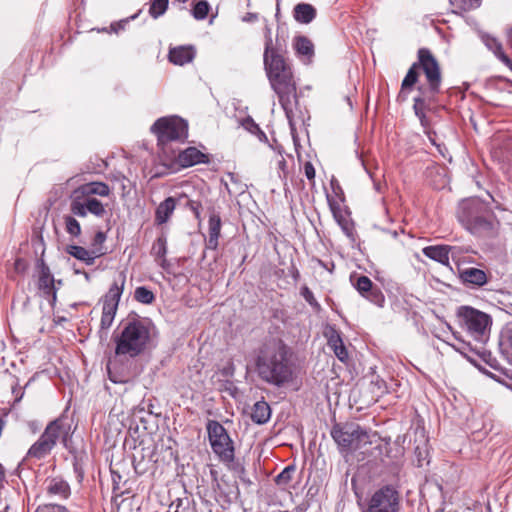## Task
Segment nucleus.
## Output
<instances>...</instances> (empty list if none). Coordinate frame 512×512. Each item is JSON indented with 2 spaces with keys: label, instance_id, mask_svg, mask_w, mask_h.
Instances as JSON below:
<instances>
[{
  "label": "nucleus",
  "instance_id": "33",
  "mask_svg": "<svg viewBox=\"0 0 512 512\" xmlns=\"http://www.w3.org/2000/svg\"><path fill=\"white\" fill-rule=\"evenodd\" d=\"M152 254L156 259H163V262H166L167 238L165 236H160L156 239L152 246Z\"/></svg>",
  "mask_w": 512,
  "mask_h": 512
},
{
  "label": "nucleus",
  "instance_id": "41",
  "mask_svg": "<svg viewBox=\"0 0 512 512\" xmlns=\"http://www.w3.org/2000/svg\"><path fill=\"white\" fill-rule=\"evenodd\" d=\"M294 470V466H287L280 474L277 475L276 483L278 485L289 483L292 479Z\"/></svg>",
  "mask_w": 512,
  "mask_h": 512
},
{
  "label": "nucleus",
  "instance_id": "59",
  "mask_svg": "<svg viewBox=\"0 0 512 512\" xmlns=\"http://www.w3.org/2000/svg\"><path fill=\"white\" fill-rule=\"evenodd\" d=\"M512 71V69H510Z\"/></svg>",
  "mask_w": 512,
  "mask_h": 512
},
{
  "label": "nucleus",
  "instance_id": "55",
  "mask_svg": "<svg viewBox=\"0 0 512 512\" xmlns=\"http://www.w3.org/2000/svg\"><path fill=\"white\" fill-rule=\"evenodd\" d=\"M20 264H21V260H20V259H17V260L15 261V267H16V269H18V268H19Z\"/></svg>",
  "mask_w": 512,
  "mask_h": 512
},
{
  "label": "nucleus",
  "instance_id": "4",
  "mask_svg": "<svg viewBox=\"0 0 512 512\" xmlns=\"http://www.w3.org/2000/svg\"><path fill=\"white\" fill-rule=\"evenodd\" d=\"M153 325L146 318L128 319L115 337V354L135 358L142 354L151 341Z\"/></svg>",
  "mask_w": 512,
  "mask_h": 512
},
{
  "label": "nucleus",
  "instance_id": "58",
  "mask_svg": "<svg viewBox=\"0 0 512 512\" xmlns=\"http://www.w3.org/2000/svg\"><path fill=\"white\" fill-rule=\"evenodd\" d=\"M7 508H8V506H5V508H4L2 511H0V512H7V511H6V510H7Z\"/></svg>",
  "mask_w": 512,
  "mask_h": 512
},
{
  "label": "nucleus",
  "instance_id": "21",
  "mask_svg": "<svg viewBox=\"0 0 512 512\" xmlns=\"http://www.w3.org/2000/svg\"><path fill=\"white\" fill-rule=\"evenodd\" d=\"M66 251L69 255L84 262L86 265H92L97 257H100L105 253L101 249L89 251L78 245H69L67 246Z\"/></svg>",
  "mask_w": 512,
  "mask_h": 512
},
{
  "label": "nucleus",
  "instance_id": "34",
  "mask_svg": "<svg viewBox=\"0 0 512 512\" xmlns=\"http://www.w3.org/2000/svg\"><path fill=\"white\" fill-rule=\"evenodd\" d=\"M134 299L142 304H151L155 300V295L150 289L140 286L135 289Z\"/></svg>",
  "mask_w": 512,
  "mask_h": 512
},
{
  "label": "nucleus",
  "instance_id": "14",
  "mask_svg": "<svg viewBox=\"0 0 512 512\" xmlns=\"http://www.w3.org/2000/svg\"><path fill=\"white\" fill-rule=\"evenodd\" d=\"M355 289L360 293L361 296L366 298L368 301L374 303L377 306H382L385 297L383 293L375 287L371 279L367 276H359L354 283Z\"/></svg>",
  "mask_w": 512,
  "mask_h": 512
},
{
  "label": "nucleus",
  "instance_id": "6",
  "mask_svg": "<svg viewBox=\"0 0 512 512\" xmlns=\"http://www.w3.org/2000/svg\"><path fill=\"white\" fill-rule=\"evenodd\" d=\"M71 426L64 417H59L45 427L38 440L27 451V459L41 460L48 456L56 446L58 440L66 446Z\"/></svg>",
  "mask_w": 512,
  "mask_h": 512
},
{
  "label": "nucleus",
  "instance_id": "16",
  "mask_svg": "<svg viewBox=\"0 0 512 512\" xmlns=\"http://www.w3.org/2000/svg\"><path fill=\"white\" fill-rule=\"evenodd\" d=\"M324 336L327 338V344L334 352L335 356L341 362H345L348 359V352L340 332L335 327L328 326L324 331Z\"/></svg>",
  "mask_w": 512,
  "mask_h": 512
},
{
  "label": "nucleus",
  "instance_id": "49",
  "mask_svg": "<svg viewBox=\"0 0 512 512\" xmlns=\"http://www.w3.org/2000/svg\"><path fill=\"white\" fill-rule=\"evenodd\" d=\"M508 44L510 46V48L512 49V28L508 31Z\"/></svg>",
  "mask_w": 512,
  "mask_h": 512
},
{
  "label": "nucleus",
  "instance_id": "7",
  "mask_svg": "<svg viewBox=\"0 0 512 512\" xmlns=\"http://www.w3.org/2000/svg\"><path fill=\"white\" fill-rule=\"evenodd\" d=\"M421 67L428 85H429V93L435 95L440 90L441 84V73L440 67L432 55L430 50L426 48H421L418 51V63H413L409 68L406 76L404 77L401 84V91L404 92L406 89L411 88L418 80L417 68Z\"/></svg>",
  "mask_w": 512,
  "mask_h": 512
},
{
  "label": "nucleus",
  "instance_id": "28",
  "mask_svg": "<svg viewBox=\"0 0 512 512\" xmlns=\"http://www.w3.org/2000/svg\"><path fill=\"white\" fill-rule=\"evenodd\" d=\"M176 208V200L173 197H167L162 201L156 208L155 211V222L158 225L165 224Z\"/></svg>",
  "mask_w": 512,
  "mask_h": 512
},
{
  "label": "nucleus",
  "instance_id": "52",
  "mask_svg": "<svg viewBox=\"0 0 512 512\" xmlns=\"http://www.w3.org/2000/svg\"><path fill=\"white\" fill-rule=\"evenodd\" d=\"M108 372H109V379H110L112 382H114V383H118V382H120L119 380H117L116 378H114V377L111 375V372H110V370H109V369H108Z\"/></svg>",
  "mask_w": 512,
  "mask_h": 512
},
{
  "label": "nucleus",
  "instance_id": "10",
  "mask_svg": "<svg viewBox=\"0 0 512 512\" xmlns=\"http://www.w3.org/2000/svg\"><path fill=\"white\" fill-rule=\"evenodd\" d=\"M206 430L213 453L220 461L232 463L235 458L234 443L224 426L216 420H209Z\"/></svg>",
  "mask_w": 512,
  "mask_h": 512
},
{
  "label": "nucleus",
  "instance_id": "9",
  "mask_svg": "<svg viewBox=\"0 0 512 512\" xmlns=\"http://www.w3.org/2000/svg\"><path fill=\"white\" fill-rule=\"evenodd\" d=\"M487 215L486 205L478 199L463 201L458 210L459 221L472 234H478L492 228V223Z\"/></svg>",
  "mask_w": 512,
  "mask_h": 512
},
{
  "label": "nucleus",
  "instance_id": "11",
  "mask_svg": "<svg viewBox=\"0 0 512 512\" xmlns=\"http://www.w3.org/2000/svg\"><path fill=\"white\" fill-rule=\"evenodd\" d=\"M151 132L158 143L165 145L171 141L185 140L188 137V124L179 116L161 117L151 126Z\"/></svg>",
  "mask_w": 512,
  "mask_h": 512
},
{
  "label": "nucleus",
  "instance_id": "46",
  "mask_svg": "<svg viewBox=\"0 0 512 512\" xmlns=\"http://www.w3.org/2000/svg\"><path fill=\"white\" fill-rule=\"evenodd\" d=\"M291 276H292V278H293L295 281H298V280H299V278H300V273H299V271H298V269H297V268L292 267V270H291Z\"/></svg>",
  "mask_w": 512,
  "mask_h": 512
},
{
  "label": "nucleus",
  "instance_id": "12",
  "mask_svg": "<svg viewBox=\"0 0 512 512\" xmlns=\"http://www.w3.org/2000/svg\"><path fill=\"white\" fill-rule=\"evenodd\" d=\"M125 276H122L120 283L114 282L103 299L102 316L100 327L102 330H108L115 318L118 304L123 293Z\"/></svg>",
  "mask_w": 512,
  "mask_h": 512
},
{
  "label": "nucleus",
  "instance_id": "57",
  "mask_svg": "<svg viewBox=\"0 0 512 512\" xmlns=\"http://www.w3.org/2000/svg\"><path fill=\"white\" fill-rule=\"evenodd\" d=\"M175 1H176V2H179V3L184 4V3H186L188 0H175Z\"/></svg>",
  "mask_w": 512,
  "mask_h": 512
},
{
  "label": "nucleus",
  "instance_id": "3",
  "mask_svg": "<svg viewBox=\"0 0 512 512\" xmlns=\"http://www.w3.org/2000/svg\"><path fill=\"white\" fill-rule=\"evenodd\" d=\"M264 68L271 88L277 94L279 103L289 121L291 130H294L293 108L297 104L296 84L290 66L283 56L272 47V39L268 37L265 42Z\"/></svg>",
  "mask_w": 512,
  "mask_h": 512
},
{
  "label": "nucleus",
  "instance_id": "20",
  "mask_svg": "<svg viewBox=\"0 0 512 512\" xmlns=\"http://www.w3.org/2000/svg\"><path fill=\"white\" fill-rule=\"evenodd\" d=\"M455 247L449 245H431L422 249V253L429 259L442 265H449V255Z\"/></svg>",
  "mask_w": 512,
  "mask_h": 512
},
{
  "label": "nucleus",
  "instance_id": "39",
  "mask_svg": "<svg viewBox=\"0 0 512 512\" xmlns=\"http://www.w3.org/2000/svg\"><path fill=\"white\" fill-rule=\"evenodd\" d=\"M242 125L250 133L257 135L260 140L267 139L265 133L260 129L258 124H256L251 117H247L246 119H244Z\"/></svg>",
  "mask_w": 512,
  "mask_h": 512
},
{
  "label": "nucleus",
  "instance_id": "15",
  "mask_svg": "<svg viewBox=\"0 0 512 512\" xmlns=\"http://www.w3.org/2000/svg\"><path fill=\"white\" fill-rule=\"evenodd\" d=\"M39 278L38 288L42 292L43 296L54 302L56 300V287L53 275L50 272L49 267L41 261L39 264Z\"/></svg>",
  "mask_w": 512,
  "mask_h": 512
},
{
  "label": "nucleus",
  "instance_id": "1",
  "mask_svg": "<svg viewBox=\"0 0 512 512\" xmlns=\"http://www.w3.org/2000/svg\"><path fill=\"white\" fill-rule=\"evenodd\" d=\"M255 353V370L262 381L281 387L292 380V351L282 339H265Z\"/></svg>",
  "mask_w": 512,
  "mask_h": 512
},
{
  "label": "nucleus",
  "instance_id": "45",
  "mask_svg": "<svg viewBox=\"0 0 512 512\" xmlns=\"http://www.w3.org/2000/svg\"><path fill=\"white\" fill-rule=\"evenodd\" d=\"M128 20H124L122 22H119V23H116V24H112L110 26L111 30L114 31V32H118L120 29H123L124 28V25L127 23Z\"/></svg>",
  "mask_w": 512,
  "mask_h": 512
},
{
  "label": "nucleus",
  "instance_id": "22",
  "mask_svg": "<svg viewBox=\"0 0 512 512\" xmlns=\"http://www.w3.org/2000/svg\"><path fill=\"white\" fill-rule=\"evenodd\" d=\"M46 491L50 496L67 499L71 490L67 481L61 477H53L47 480Z\"/></svg>",
  "mask_w": 512,
  "mask_h": 512
},
{
  "label": "nucleus",
  "instance_id": "47",
  "mask_svg": "<svg viewBox=\"0 0 512 512\" xmlns=\"http://www.w3.org/2000/svg\"><path fill=\"white\" fill-rule=\"evenodd\" d=\"M429 138H430V141L432 142V144H434L437 147L439 153H441L444 156V150H446V148L440 144H436L435 141L431 137H429Z\"/></svg>",
  "mask_w": 512,
  "mask_h": 512
},
{
  "label": "nucleus",
  "instance_id": "31",
  "mask_svg": "<svg viewBox=\"0 0 512 512\" xmlns=\"http://www.w3.org/2000/svg\"><path fill=\"white\" fill-rule=\"evenodd\" d=\"M482 0H449L450 5L455 9L453 12L469 11L481 5Z\"/></svg>",
  "mask_w": 512,
  "mask_h": 512
},
{
  "label": "nucleus",
  "instance_id": "51",
  "mask_svg": "<svg viewBox=\"0 0 512 512\" xmlns=\"http://www.w3.org/2000/svg\"><path fill=\"white\" fill-rule=\"evenodd\" d=\"M159 261V265L162 267V268H166L167 265H168V262H163V259H157Z\"/></svg>",
  "mask_w": 512,
  "mask_h": 512
},
{
  "label": "nucleus",
  "instance_id": "30",
  "mask_svg": "<svg viewBox=\"0 0 512 512\" xmlns=\"http://www.w3.org/2000/svg\"><path fill=\"white\" fill-rule=\"evenodd\" d=\"M271 415L270 407L265 401H258L254 404L251 418L257 424H265Z\"/></svg>",
  "mask_w": 512,
  "mask_h": 512
},
{
  "label": "nucleus",
  "instance_id": "36",
  "mask_svg": "<svg viewBox=\"0 0 512 512\" xmlns=\"http://www.w3.org/2000/svg\"><path fill=\"white\" fill-rule=\"evenodd\" d=\"M65 227L68 234L73 237H78L81 234L80 223L72 216H65Z\"/></svg>",
  "mask_w": 512,
  "mask_h": 512
},
{
  "label": "nucleus",
  "instance_id": "35",
  "mask_svg": "<svg viewBox=\"0 0 512 512\" xmlns=\"http://www.w3.org/2000/svg\"><path fill=\"white\" fill-rule=\"evenodd\" d=\"M210 5L206 0H202L197 2L193 9H192V15L196 20H204L209 12Z\"/></svg>",
  "mask_w": 512,
  "mask_h": 512
},
{
  "label": "nucleus",
  "instance_id": "19",
  "mask_svg": "<svg viewBox=\"0 0 512 512\" xmlns=\"http://www.w3.org/2000/svg\"><path fill=\"white\" fill-rule=\"evenodd\" d=\"M327 201L336 222L339 224L346 235H350L352 232V227L346 210L343 209L340 202L331 198L329 195H327Z\"/></svg>",
  "mask_w": 512,
  "mask_h": 512
},
{
  "label": "nucleus",
  "instance_id": "27",
  "mask_svg": "<svg viewBox=\"0 0 512 512\" xmlns=\"http://www.w3.org/2000/svg\"><path fill=\"white\" fill-rule=\"evenodd\" d=\"M293 47L304 63H310L314 56V45L310 39L305 36H297L294 39Z\"/></svg>",
  "mask_w": 512,
  "mask_h": 512
},
{
  "label": "nucleus",
  "instance_id": "48",
  "mask_svg": "<svg viewBox=\"0 0 512 512\" xmlns=\"http://www.w3.org/2000/svg\"><path fill=\"white\" fill-rule=\"evenodd\" d=\"M278 166H279V169H281L283 172H285V169H286V161L282 158V159L278 162Z\"/></svg>",
  "mask_w": 512,
  "mask_h": 512
},
{
  "label": "nucleus",
  "instance_id": "18",
  "mask_svg": "<svg viewBox=\"0 0 512 512\" xmlns=\"http://www.w3.org/2000/svg\"><path fill=\"white\" fill-rule=\"evenodd\" d=\"M222 221L218 213L212 212L208 220V238L206 240V248L216 250L219 245L221 235Z\"/></svg>",
  "mask_w": 512,
  "mask_h": 512
},
{
  "label": "nucleus",
  "instance_id": "50",
  "mask_svg": "<svg viewBox=\"0 0 512 512\" xmlns=\"http://www.w3.org/2000/svg\"><path fill=\"white\" fill-rule=\"evenodd\" d=\"M252 19H256V15L254 14H248L247 17H245L243 20L244 21H250Z\"/></svg>",
  "mask_w": 512,
  "mask_h": 512
},
{
  "label": "nucleus",
  "instance_id": "8",
  "mask_svg": "<svg viewBox=\"0 0 512 512\" xmlns=\"http://www.w3.org/2000/svg\"><path fill=\"white\" fill-rule=\"evenodd\" d=\"M402 496L397 486L384 484L358 501L360 512H400Z\"/></svg>",
  "mask_w": 512,
  "mask_h": 512
},
{
  "label": "nucleus",
  "instance_id": "32",
  "mask_svg": "<svg viewBox=\"0 0 512 512\" xmlns=\"http://www.w3.org/2000/svg\"><path fill=\"white\" fill-rule=\"evenodd\" d=\"M166 512H196L188 498H177L168 507Z\"/></svg>",
  "mask_w": 512,
  "mask_h": 512
},
{
  "label": "nucleus",
  "instance_id": "38",
  "mask_svg": "<svg viewBox=\"0 0 512 512\" xmlns=\"http://www.w3.org/2000/svg\"><path fill=\"white\" fill-rule=\"evenodd\" d=\"M413 109L415 112V115L420 119L422 125L426 122V116H425V109H426V102L424 97H416L414 98V105Z\"/></svg>",
  "mask_w": 512,
  "mask_h": 512
},
{
  "label": "nucleus",
  "instance_id": "26",
  "mask_svg": "<svg viewBox=\"0 0 512 512\" xmlns=\"http://www.w3.org/2000/svg\"><path fill=\"white\" fill-rule=\"evenodd\" d=\"M195 57V51L191 46H179L170 49L168 58L175 65L183 66L190 63Z\"/></svg>",
  "mask_w": 512,
  "mask_h": 512
},
{
  "label": "nucleus",
  "instance_id": "53",
  "mask_svg": "<svg viewBox=\"0 0 512 512\" xmlns=\"http://www.w3.org/2000/svg\"><path fill=\"white\" fill-rule=\"evenodd\" d=\"M112 477H113L114 483H116V481H118V479H120V475H116L115 473H112Z\"/></svg>",
  "mask_w": 512,
  "mask_h": 512
},
{
  "label": "nucleus",
  "instance_id": "25",
  "mask_svg": "<svg viewBox=\"0 0 512 512\" xmlns=\"http://www.w3.org/2000/svg\"><path fill=\"white\" fill-rule=\"evenodd\" d=\"M73 194L88 197L93 195L107 197L110 194V188L104 182H90L78 187Z\"/></svg>",
  "mask_w": 512,
  "mask_h": 512
},
{
  "label": "nucleus",
  "instance_id": "2",
  "mask_svg": "<svg viewBox=\"0 0 512 512\" xmlns=\"http://www.w3.org/2000/svg\"><path fill=\"white\" fill-rule=\"evenodd\" d=\"M457 316L461 326L477 343L483 345L488 340L492 324L489 314L470 306H461L458 309ZM453 335L459 343L457 345L451 344V346L470 363L478 366L477 360L482 359L491 367L496 368V359L483 346L472 347L470 343L459 339L455 333Z\"/></svg>",
  "mask_w": 512,
  "mask_h": 512
},
{
  "label": "nucleus",
  "instance_id": "42",
  "mask_svg": "<svg viewBox=\"0 0 512 512\" xmlns=\"http://www.w3.org/2000/svg\"><path fill=\"white\" fill-rule=\"evenodd\" d=\"M106 241V234L102 231H98L92 241L93 250L101 249L103 251L102 245Z\"/></svg>",
  "mask_w": 512,
  "mask_h": 512
},
{
  "label": "nucleus",
  "instance_id": "17",
  "mask_svg": "<svg viewBox=\"0 0 512 512\" xmlns=\"http://www.w3.org/2000/svg\"><path fill=\"white\" fill-rule=\"evenodd\" d=\"M177 162L182 167H191L196 164L208 163L209 157L196 147H188L179 152Z\"/></svg>",
  "mask_w": 512,
  "mask_h": 512
},
{
  "label": "nucleus",
  "instance_id": "56",
  "mask_svg": "<svg viewBox=\"0 0 512 512\" xmlns=\"http://www.w3.org/2000/svg\"><path fill=\"white\" fill-rule=\"evenodd\" d=\"M4 481V472H0V484H2Z\"/></svg>",
  "mask_w": 512,
  "mask_h": 512
},
{
  "label": "nucleus",
  "instance_id": "37",
  "mask_svg": "<svg viewBox=\"0 0 512 512\" xmlns=\"http://www.w3.org/2000/svg\"><path fill=\"white\" fill-rule=\"evenodd\" d=\"M168 7V0H153L149 13L153 18L163 15Z\"/></svg>",
  "mask_w": 512,
  "mask_h": 512
},
{
  "label": "nucleus",
  "instance_id": "54",
  "mask_svg": "<svg viewBox=\"0 0 512 512\" xmlns=\"http://www.w3.org/2000/svg\"><path fill=\"white\" fill-rule=\"evenodd\" d=\"M112 477H113L114 483H116V481H118V479H120V475H116L115 473H112Z\"/></svg>",
  "mask_w": 512,
  "mask_h": 512
},
{
  "label": "nucleus",
  "instance_id": "13",
  "mask_svg": "<svg viewBox=\"0 0 512 512\" xmlns=\"http://www.w3.org/2000/svg\"><path fill=\"white\" fill-rule=\"evenodd\" d=\"M70 210L73 215L78 217H86L87 214L90 213L101 218L106 213L104 205L98 199L74 194L71 200Z\"/></svg>",
  "mask_w": 512,
  "mask_h": 512
},
{
  "label": "nucleus",
  "instance_id": "23",
  "mask_svg": "<svg viewBox=\"0 0 512 512\" xmlns=\"http://www.w3.org/2000/svg\"><path fill=\"white\" fill-rule=\"evenodd\" d=\"M482 41L485 46L493 52L499 61H501L509 69H512V60L506 55L503 50L501 42L491 35H482Z\"/></svg>",
  "mask_w": 512,
  "mask_h": 512
},
{
  "label": "nucleus",
  "instance_id": "24",
  "mask_svg": "<svg viewBox=\"0 0 512 512\" xmlns=\"http://www.w3.org/2000/svg\"><path fill=\"white\" fill-rule=\"evenodd\" d=\"M460 278L463 283L481 287L487 283V275L486 273L478 268L469 267L460 270Z\"/></svg>",
  "mask_w": 512,
  "mask_h": 512
},
{
  "label": "nucleus",
  "instance_id": "29",
  "mask_svg": "<svg viewBox=\"0 0 512 512\" xmlns=\"http://www.w3.org/2000/svg\"><path fill=\"white\" fill-rule=\"evenodd\" d=\"M294 19L302 24H309L316 17V9L308 3H299L293 9Z\"/></svg>",
  "mask_w": 512,
  "mask_h": 512
},
{
  "label": "nucleus",
  "instance_id": "43",
  "mask_svg": "<svg viewBox=\"0 0 512 512\" xmlns=\"http://www.w3.org/2000/svg\"><path fill=\"white\" fill-rule=\"evenodd\" d=\"M188 207L193 211L195 218L198 221H201V211H200L201 205H200V203L191 200L188 202Z\"/></svg>",
  "mask_w": 512,
  "mask_h": 512
},
{
  "label": "nucleus",
  "instance_id": "44",
  "mask_svg": "<svg viewBox=\"0 0 512 512\" xmlns=\"http://www.w3.org/2000/svg\"><path fill=\"white\" fill-rule=\"evenodd\" d=\"M304 173H305V176L309 179V180H312L315 178V169H314V166L312 165V163L310 162H306L305 165H304Z\"/></svg>",
  "mask_w": 512,
  "mask_h": 512
},
{
  "label": "nucleus",
  "instance_id": "5",
  "mask_svg": "<svg viewBox=\"0 0 512 512\" xmlns=\"http://www.w3.org/2000/svg\"><path fill=\"white\" fill-rule=\"evenodd\" d=\"M331 437L337 444L342 455H349L373 443L376 433L356 423L335 424L331 429Z\"/></svg>",
  "mask_w": 512,
  "mask_h": 512
},
{
  "label": "nucleus",
  "instance_id": "40",
  "mask_svg": "<svg viewBox=\"0 0 512 512\" xmlns=\"http://www.w3.org/2000/svg\"><path fill=\"white\" fill-rule=\"evenodd\" d=\"M300 294L301 296L305 299V301L315 310V311H320L321 309V306L320 304L318 303V301L316 300V298L314 297V294L313 292L307 287V286H303L300 290Z\"/></svg>",
  "mask_w": 512,
  "mask_h": 512
}]
</instances>
